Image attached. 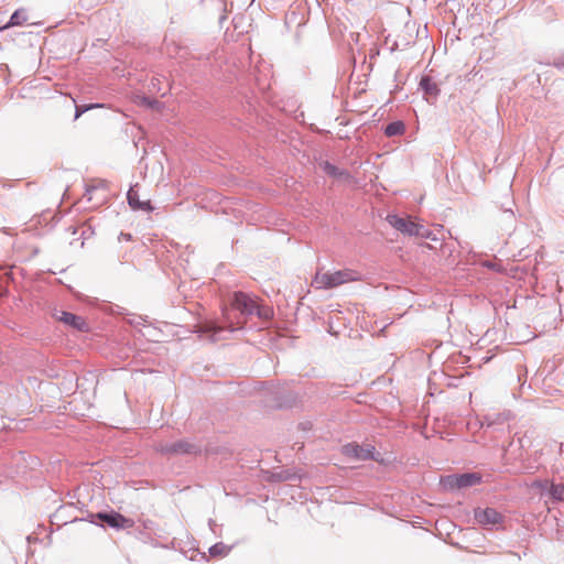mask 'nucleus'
Returning <instances> with one entry per match:
<instances>
[{
    "mask_svg": "<svg viewBox=\"0 0 564 564\" xmlns=\"http://www.w3.org/2000/svg\"><path fill=\"white\" fill-rule=\"evenodd\" d=\"M127 197H128L129 205L133 209H142V210H148V212L153 209L150 199H145V200L140 199L139 192L135 188V186L131 187L129 189Z\"/></svg>",
    "mask_w": 564,
    "mask_h": 564,
    "instance_id": "nucleus-9",
    "label": "nucleus"
},
{
    "mask_svg": "<svg viewBox=\"0 0 564 564\" xmlns=\"http://www.w3.org/2000/svg\"><path fill=\"white\" fill-rule=\"evenodd\" d=\"M96 518L107 523L113 529H131L134 527V521L130 518L122 516L119 512H98Z\"/></svg>",
    "mask_w": 564,
    "mask_h": 564,
    "instance_id": "nucleus-4",
    "label": "nucleus"
},
{
    "mask_svg": "<svg viewBox=\"0 0 564 564\" xmlns=\"http://www.w3.org/2000/svg\"><path fill=\"white\" fill-rule=\"evenodd\" d=\"M54 316L57 321L74 329L80 332H87L89 329L87 322L82 316L65 311H57Z\"/></svg>",
    "mask_w": 564,
    "mask_h": 564,
    "instance_id": "nucleus-6",
    "label": "nucleus"
},
{
    "mask_svg": "<svg viewBox=\"0 0 564 564\" xmlns=\"http://www.w3.org/2000/svg\"><path fill=\"white\" fill-rule=\"evenodd\" d=\"M28 21V15L24 9H19L13 12L10 18V21L4 25L3 29H9L11 26H20L23 25Z\"/></svg>",
    "mask_w": 564,
    "mask_h": 564,
    "instance_id": "nucleus-11",
    "label": "nucleus"
},
{
    "mask_svg": "<svg viewBox=\"0 0 564 564\" xmlns=\"http://www.w3.org/2000/svg\"><path fill=\"white\" fill-rule=\"evenodd\" d=\"M319 167L325 174H327L334 178H339V180H349L350 178V175L348 172H346L345 170H340L339 167H337L336 165L332 164L328 161H322L319 163Z\"/></svg>",
    "mask_w": 564,
    "mask_h": 564,
    "instance_id": "nucleus-10",
    "label": "nucleus"
},
{
    "mask_svg": "<svg viewBox=\"0 0 564 564\" xmlns=\"http://www.w3.org/2000/svg\"><path fill=\"white\" fill-rule=\"evenodd\" d=\"M388 221L397 230L409 236L427 237V230L422 225L411 220L410 218H401L392 215L388 217Z\"/></svg>",
    "mask_w": 564,
    "mask_h": 564,
    "instance_id": "nucleus-2",
    "label": "nucleus"
},
{
    "mask_svg": "<svg viewBox=\"0 0 564 564\" xmlns=\"http://www.w3.org/2000/svg\"><path fill=\"white\" fill-rule=\"evenodd\" d=\"M343 452L346 456L357 459L375 458V447L372 445L361 446L358 444H347L343 447Z\"/></svg>",
    "mask_w": 564,
    "mask_h": 564,
    "instance_id": "nucleus-7",
    "label": "nucleus"
},
{
    "mask_svg": "<svg viewBox=\"0 0 564 564\" xmlns=\"http://www.w3.org/2000/svg\"><path fill=\"white\" fill-rule=\"evenodd\" d=\"M443 485L448 489H460L474 486L480 481L479 475L475 473L462 474V475H449L443 480Z\"/></svg>",
    "mask_w": 564,
    "mask_h": 564,
    "instance_id": "nucleus-3",
    "label": "nucleus"
},
{
    "mask_svg": "<svg viewBox=\"0 0 564 564\" xmlns=\"http://www.w3.org/2000/svg\"><path fill=\"white\" fill-rule=\"evenodd\" d=\"M223 313H224V317L226 318V322L228 324V328L230 330L240 328L245 324V321H240V319L237 321L236 323L231 322L230 317H229V311L227 308H225Z\"/></svg>",
    "mask_w": 564,
    "mask_h": 564,
    "instance_id": "nucleus-16",
    "label": "nucleus"
},
{
    "mask_svg": "<svg viewBox=\"0 0 564 564\" xmlns=\"http://www.w3.org/2000/svg\"><path fill=\"white\" fill-rule=\"evenodd\" d=\"M405 131V126L402 121H394L389 123L384 129V134L387 137L401 135Z\"/></svg>",
    "mask_w": 564,
    "mask_h": 564,
    "instance_id": "nucleus-12",
    "label": "nucleus"
},
{
    "mask_svg": "<svg viewBox=\"0 0 564 564\" xmlns=\"http://www.w3.org/2000/svg\"><path fill=\"white\" fill-rule=\"evenodd\" d=\"M100 185H101L102 188L106 187V184L104 182H100Z\"/></svg>",
    "mask_w": 564,
    "mask_h": 564,
    "instance_id": "nucleus-19",
    "label": "nucleus"
},
{
    "mask_svg": "<svg viewBox=\"0 0 564 564\" xmlns=\"http://www.w3.org/2000/svg\"><path fill=\"white\" fill-rule=\"evenodd\" d=\"M550 495L552 496L553 499H555L557 501H563L564 500V485L552 484L550 487Z\"/></svg>",
    "mask_w": 564,
    "mask_h": 564,
    "instance_id": "nucleus-14",
    "label": "nucleus"
},
{
    "mask_svg": "<svg viewBox=\"0 0 564 564\" xmlns=\"http://www.w3.org/2000/svg\"><path fill=\"white\" fill-rule=\"evenodd\" d=\"M95 188L94 187H89L87 189V196H88V200H91L93 199V193H94Z\"/></svg>",
    "mask_w": 564,
    "mask_h": 564,
    "instance_id": "nucleus-17",
    "label": "nucleus"
},
{
    "mask_svg": "<svg viewBox=\"0 0 564 564\" xmlns=\"http://www.w3.org/2000/svg\"><path fill=\"white\" fill-rule=\"evenodd\" d=\"M359 280V274L349 269L336 272H324L318 270L312 280V286L316 290H328L348 282H355Z\"/></svg>",
    "mask_w": 564,
    "mask_h": 564,
    "instance_id": "nucleus-1",
    "label": "nucleus"
},
{
    "mask_svg": "<svg viewBox=\"0 0 564 564\" xmlns=\"http://www.w3.org/2000/svg\"><path fill=\"white\" fill-rule=\"evenodd\" d=\"M231 307L241 313V315H250L258 308L257 302L243 292H236L231 302Z\"/></svg>",
    "mask_w": 564,
    "mask_h": 564,
    "instance_id": "nucleus-5",
    "label": "nucleus"
},
{
    "mask_svg": "<svg viewBox=\"0 0 564 564\" xmlns=\"http://www.w3.org/2000/svg\"><path fill=\"white\" fill-rule=\"evenodd\" d=\"M216 326L208 327L206 330H217Z\"/></svg>",
    "mask_w": 564,
    "mask_h": 564,
    "instance_id": "nucleus-18",
    "label": "nucleus"
},
{
    "mask_svg": "<svg viewBox=\"0 0 564 564\" xmlns=\"http://www.w3.org/2000/svg\"><path fill=\"white\" fill-rule=\"evenodd\" d=\"M230 551V547L224 543H217L209 549L212 556H226Z\"/></svg>",
    "mask_w": 564,
    "mask_h": 564,
    "instance_id": "nucleus-13",
    "label": "nucleus"
},
{
    "mask_svg": "<svg viewBox=\"0 0 564 564\" xmlns=\"http://www.w3.org/2000/svg\"><path fill=\"white\" fill-rule=\"evenodd\" d=\"M104 107L100 104H91V105H83V106H76V113L75 119H78L84 112L94 109V108H101Z\"/></svg>",
    "mask_w": 564,
    "mask_h": 564,
    "instance_id": "nucleus-15",
    "label": "nucleus"
},
{
    "mask_svg": "<svg viewBox=\"0 0 564 564\" xmlns=\"http://www.w3.org/2000/svg\"><path fill=\"white\" fill-rule=\"evenodd\" d=\"M474 516L481 525H495L502 520V516L492 508L476 509Z\"/></svg>",
    "mask_w": 564,
    "mask_h": 564,
    "instance_id": "nucleus-8",
    "label": "nucleus"
}]
</instances>
